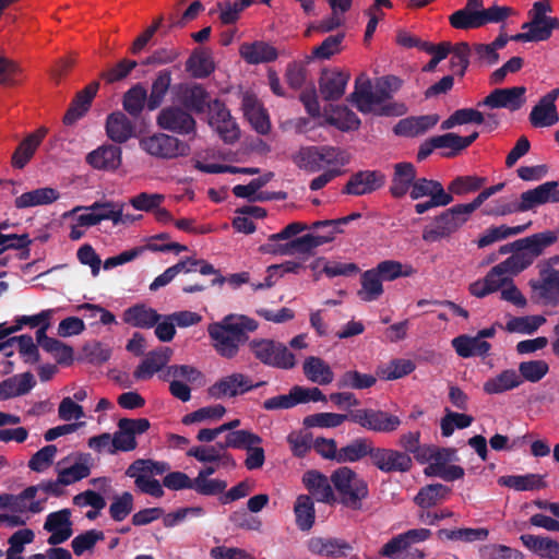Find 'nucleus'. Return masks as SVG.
Instances as JSON below:
<instances>
[{"label": "nucleus", "mask_w": 559, "mask_h": 559, "mask_svg": "<svg viewBox=\"0 0 559 559\" xmlns=\"http://www.w3.org/2000/svg\"><path fill=\"white\" fill-rule=\"evenodd\" d=\"M512 14L514 11L510 7L492 5L481 12L463 8L450 16V23L459 29L479 28L489 23L502 22Z\"/></svg>", "instance_id": "obj_11"}, {"label": "nucleus", "mask_w": 559, "mask_h": 559, "mask_svg": "<svg viewBox=\"0 0 559 559\" xmlns=\"http://www.w3.org/2000/svg\"><path fill=\"white\" fill-rule=\"evenodd\" d=\"M401 86L402 81L393 75L378 79L374 85L361 75L356 80L350 102L362 114L401 116L406 112L404 104L391 102Z\"/></svg>", "instance_id": "obj_1"}, {"label": "nucleus", "mask_w": 559, "mask_h": 559, "mask_svg": "<svg viewBox=\"0 0 559 559\" xmlns=\"http://www.w3.org/2000/svg\"><path fill=\"white\" fill-rule=\"evenodd\" d=\"M86 162L95 169L114 171L121 165L122 151L111 144L102 145L86 156Z\"/></svg>", "instance_id": "obj_25"}, {"label": "nucleus", "mask_w": 559, "mask_h": 559, "mask_svg": "<svg viewBox=\"0 0 559 559\" xmlns=\"http://www.w3.org/2000/svg\"><path fill=\"white\" fill-rule=\"evenodd\" d=\"M98 87L99 84L97 82H93L76 95L71 107L68 109L64 116V123L72 124L82 116H84L91 105L92 99L95 97Z\"/></svg>", "instance_id": "obj_43"}, {"label": "nucleus", "mask_w": 559, "mask_h": 559, "mask_svg": "<svg viewBox=\"0 0 559 559\" xmlns=\"http://www.w3.org/2000/svg\"><path fill=\"white\" fill-rule=\"evenodd\" d=\"M477 138L478 132H473L468 136H460L455 133H445L431 138L430 145L433 148H450L451 152L447 155H454L469 146Z\"/></svg>", "instance_id": "obj_52"}, {"label": "nucleus", "mask_w": 559, "mask_h": 559, "mask_svg": "<svg viewBox=\"0 0 559 559\" xmlns=\"http://www.w3.org/2000/svg\"><path fill=\"white\" fill-rule=\"evenodd\" d=\"M44 530L50 534L47 543L56 546L67 542L73 534L71 511L62 509L46 516Z\"/></svg>", "instance_id": "obj_22"}, {"label": "nucleus", "mask_w": 559, "mask_h": 559, "mask_svg": "<svg viewBox=\"0 0 559 559\" xmlns=\"http://www.w3.org/2000/svg\"><path fill=\"white\" fill-rule=\"evenodd\" d=\"M521 383V376L513 369H507L496 377L488 379L484 383V391L487 394H500L518 388Z\"/></svg>", "instance_id": "obj_49"}, {"label": "nucleus", "mask_w": 559, "mask_h": 559, "mask_svg": "<svg viewBox=\"0 0 559 559\" xmlns=\"http://www.w3.org/2000/svg\"><path fill=\"white\" fill-rule=\"evenodd\" d=\"M372 443L367 439H356L338 450L337 462H356L366 455H371Z\"/></svg>", "instance_id": "obj_64"}, {"label": "nucleus", "mask_w": 559, "mask_h": 559, "mask_svg": "<svg viewBox=\"0 0 559 559\" xmlns=\"http://www.w3.org/2000/svg\"><path fill=\"white\" fill-rule=\"evenodd\" d=\"M296 524L301 531H308L314 523V506L309 496L300 495L295 503Z\"/></svg>", "instance_id": "obj_63"}, {"label": "nucleus", "mask_w": 559, "mask_h": 559, "mask_svg": "<svg viewBox=\"0 0 559 559\" xmlns=\"http://www.w3.org/2000/svg\"><path fill=\"white\" fill-rule=\"evenodd\" d=\"M310 267L314 272L316 277L322 274L330 278L336 276H352L359 272L358 265L353 262L328 260L325 258L316 259L311 262Z\"/></svg>", "instance_id": "obj_31"}, {"label": "nucleus", "mask_w": 559, "mask_h": 559, "mask_svg": "<svg viewBox=\"0 0 559 559\" xmlns=\"http://www.w3.org/2000/svg\"><path fill=\"white\" fill-rule=\"evenodd\" d=\"M450 489L442 484L427 485L415 497V502L420 508H430L447 499Z\"/></svg>", "instance_id": "obj_62"}, {"label": "nucleus", "mask_w": 559, "mask_h": 559, "mask_svg": "<svg viewBox=\"0 0 559 559\" xmlns=\"http://www.w3.org/2000/svg\"><path fill=\"white\" fill-rule=\"evenodd\" d=\"M255 386L248 374L233 372L216 380L207 388L206 393L214 400L231 399L246 394Z\"/></svg>", "instance_id": "obj_13"}, {"label": "nucleus", "mask_w": 559, "mask_h": 559, "mask_svg": "<svg viewBox=\"0 0 559 559\" xmlns=\"http://www.w3.org/2000/svg\"><path fill=\"white\" fill-rule=\"evenodd\" d=\"M498 484L518 491L536 490L546 487L543 476L538 474L501 476L498 479Z\"/></svg>", "instance_id": "obj_51"}, {"label": "nucleus", "mask_w": 559, "mask_h": 559, "mask_svg": "<svg viewBox=\"0 0 559 559\" xmlns=\"http://www.w3.org/2000/svg\"><path fill=\"white\" fill-rule=\"evenodd\" d=\"M431 535L428 528H414L402 533L385 543L379 554L389 559H421L424 554L412 545L425 542Z\"/></svg>", "instance_id": "obj_9"}, {"label": "nucleus", "mask_w": 559, "mask_h": 559, "mask_svg": "<svg viewBox=\"0 0 559 559\" xmlns=\"http://www.w3.org/2000/svg\"><path fill=\"white\" fill-rule=\"evenodd\" d=\"M33 386V377L29 373H23L4 380L0 384V399L7 400L27 393Z\"/></svg>", "instance_id": "obj_61"}, {"label": "nucleus", "mask_w": 559, "mask_h": 559, "mask_svg": "<svg viewBox=\"0 0 559 559\" xmlns=\"http://www.w3.org/2000/svg\"><path fill=\"white\" fill-rule=\"evenodd\" d=\"M350 420L367 430L376 432H392L401 425V419L397 416L372 408L356 411L350 415Z\"/></svg>", "instance_id": "obj_15"}, {"label": "nucleus", "mask_w": 559, "mask_h": 559, "mask_svg": "<svg viewBox=\"0 0 559 559\" xmlns=\"http://www.w3.org/2000/svg\"><path fill=\"white\" fill-rule=\"evenodd\" d=\"M546 321V318L542 314L511 317L506 323V330L509 333L532 335L537 332Z\"/></svg>", "instance_id": "obj_54"}, {"label": "nucleus", "mask_w": 559, "mask_h": 559, "mask_svg": "<svg viewBox=\"0 0 559 559\" xmlns=\"http://www.w3.org/2000/svg\"><path fill=\"white\" fill-rule=\"evenodd\" d=\"M349 221L350 217H343L338 219L314 222L312 224V228H324L326 231L322 235L307 234L301 236L294 240L292 246L308 251L312 248L330 242L335 238L336 234L342 233L341 226L347 224Z\"/></svg>", "instance_id": "obj_17"}, {"label": "nucleus", "mask_w": 559, "mask_h": 559, "mask_svg": "<svg viewBox=\"0 0 559 559\" xmlns=\"http://www.w3.org/2000/svg\"><path fill=\"white\" fill-rule=\"evenodd\" d=\"M532 299L542 306L559 305V269L549 259L539 265V277L530 282Z\"/></svg>", "instance_id": "obj_8"}, {"label": "nucleus", "mask_w": 559, "mask_h": 559, "mask_svg": "<svg viewBox=\"0 0 559 559\" xmlns=\"http://www.w3.org/2000/svg\"><path fill=\"white\" fill-rule=\"evenodd\" d=\"M188 456L194 457L200 463H216L217 466H235V460L230 454L218 445H197L187 452Z\"/></svg>", "instance_id": "obj_37"}, {"label": "nucleus", "mask_w": 559, "mask_h": 559, "mask_svg": "<svg viewBox=\"0 0 559 559\" xmlns=\"http://www.w3.org/2000/svg\"><path fill=\"white\" fill-rule=\"evenodd\" d=\"M416 180V168L413 164L406 162L395 164L390 187L392 195L395 198L406 195Z\"/></svg>", "instance_id": "obj_32"}, {"label": "nucleus", "mask_w": 559, "mask_h": 559, "mask_svg": "<svg viewBox=\"0 0 559 559\" xmlns=\"http://www.w3.org/2000/svg\"><path fill=\"white\" fill-rule=\"evenodd\" d=\"M49 493H56V484L52 481L25 488L16 495L15 514L3 515L4 522L10 526L24 525L29 513H40L45 509Z\"/></svg>", "instance_id": "obj_4"}, {"label": "nucleus", "mask_w": 559, "mask_h": 559, "mask_svg": "<svg viewBox=\"0 0 559 559\" xmlns=\"http://www.w3.org/2000/svg\"><path fill=\"white\" fill-rule=\"evenodd\" d=\"M492 117L493 116L491 114L484 115L483 112L473 108H463L455 110L448 119H445L441 123V129L449 130L455 126L467 123L481 124L485 122L486 118L491 119Z\"/></svg>", "instance_id": "obj_55"}, {"label": "nucleus", "mask_w": 559, "mask_h": 559, "mask_svg": "<svg viewBox=\"0 0 559 559\" xmlns=\"http://www.w3.org/2000/svg\"><path fill=\"white\" fill-rule=\"evenodd\" d=\"M173 349L169 347H160L151 352L134 371V377L142 380L150 379L168 364Z\"/></svg>", "instance_id": "obj_38"}, {"label": "nucleus", "mask_w": 559, "mask_h": 559, "mask_svg": "<svg viewBox=\"0 0 559 559\" xmlns=\"http://www.w3.org/2000/svg\"><path fill=\"white\" fill-rule=\"evenodd\" d=\"M456 461V451L453 449H439L432 461L425 467L424 473L427 476H435L447 481L461 479L464 476V469L459 465L450 464Z\"/></svg>", "instance_id": "obj_16"}, {"label": "nucleus", "mask_w": 559, "mask_h": 559, "mask_svg": "<svg viewBox=\"0 0 559 559\" xmlns=\"http://www.w3.org/2000/svg\"><path fill=\"white\" fill-rule=\"evenodd\" d=\"M242 110L259 133L264 134L270 130L267 114L253 94L247 92L242 95Z\"/></svg>", "instance_id": "obj_33"}, {"label": "nucleus", "mask_w": 559, "mask_h": 559, "mask_svg": "<svg viewBox=\"0 0 559 559\" xmlns=\"http://www.w3.org/2000/svg\"><path fill=\"white\" fill-rule=\"evenodd\" d=\"M107 136L115 143H124L134 135L133 122L122 112H111L105 123Z\"/></svg>", "instance_id": "obj_30"}, {"label": "nucleus", "mask_w": 559, "mask_h": 559, "mask_svg": "<svg viewBox=\"0 0 559 559\" xmlns=\"http://www.w3.org/2000/svg\"><path fill=\"white\" fill-rule=\"evenodd\" d=\"M523 545L540 557L559 559V543L548 537L531 534L521 535Z\"/></svg>", "instance_id": "obj_47"}, {"label": "nucleus", "mask_w": 559, "mask_h": 559, "mask_svg": "<svg viewBox=\"0 0 559 559\" xmlns=\"http://www.w3.org/2000/svg\"><path fill=\"white\" fill-rule=\"evenodd\" d=\"M157 126L178 134H189L195 131L194 119L179 107H167L160 110L156 119Z\"/></svg>", "instance_id": "obj_23"}, {"label": "nucleus", "mask_w": 559, "mask_h": 559, "mask_svg": "<svg viewBox=\"0 0 559 559\" xmlns=\"http://www.w3.org/2000/svg\"><path fill=\"white\" fill-rule=\"evenodd\" d=\"M187 71L194 78H206L215 69L212 52L206 49L194 50L186 63Z\"/></svg>", "instance_id": "obj_48"}, {"label": "nucleus", "mask_w": 559, "mask_h": 559, "mask_svg": "<svg viewBox=\"0 0 559 559\" xmlns=\"http://www.w3.org/2000/svg\"><path fill=\"white\" fill-rule=\"evenodd\" d=\"M330 481L338 493L341 502L354 510L361 508V501L368 496V485L355 471L347 466L335 469Z\"/></svg>", "instance_id": "obj_5"}, {"label": "nucleus", "mask_w": 559, "mask_h": 559, "mask_svg": "<svg viewBox=\"0 0 559 559\" xmlns=\"http://www.w3.org/2000/svg\"><path fill=\"white\" fill-rule=\"evenodd\" d=\"M373 271L382 281H394L399 277H409L416 273L411 264H405L395 260H385L380 262Z\"/></svg>", "instance_id": "obj_56"}, {"label": "nucleus", "mask_w": 559, "mask_h": 559, "mask_svg": "<svg viewBox=\"0 0 559 559\" xmlns=\"http://www.w3.org/2000/svg\"><path fill=\"white\" fill-rule=\"evenodd\" d=\"M13 348L17 349L26 361L34 362L38 359L37 347L29 335L15 336L0 344V353L4 357L11 356Z\"/></svg>", "instance_id": "obj_42"}, {"label": "nucleus", "mask_w": 559, "mask_h": 559, "mask_svg": "<svg viewBox=\"0 0 559 559\" xmlns=\"http://www.w3.org/2000/svg\"><path fill=\"white\" fill-rule=\"evenodd\" d=\"M556 235L554 230H546L532 235L530 237L516 240L519 249H526L530 253L537 258L547 248L556 243Z\"/></svg>", "instance_id": "obj_60"}, {"label": "nucleus", "mask_w": 559, "mask_h": 559, "mask_svg": "<svg viewBox=\"0 0 559 559\" xmlns=\"http://www.w3.org/2000/svg\"><path fill=\"white\" fill-rule=\"evenodd\" d=\"M159 320V314L145 305H135L123 312V321L132 326L148 329Z\"/></svg>", "instance_id": "obj_46"}, {"label": "nucleus", "mask_w": 559, "mask_h": 559, "mask_svg": "<svg viewBox=\"0 0 559 559\" xmlns=\"http://www.w3.org/2000/svg\"><path fill=\"white\" fill-rule=\"evenodd\" d=\"M56 312L57 309H46L37 314L17 317L15 319V324L10 328H7L5 324H0V340L20 331L24 325H28L29 328H38L37 331H43L44 334H46V331L50 326L51 320Z\"/></svg>", "instance_id": "obj_28"}, {"label": "nucleus", "mask_w": 559, "mask_h": 559, "mask_svg": "<svg viewBox=\"0 0 559 559\" xmlns=\"http://www.w3.org/2000/svg\"><path fill=\"white\" fill-rule=\"evenodd\" d=\"M371 463L381 472H406L412 467L408 454L393 449L373 448L370 455Z\"/></svg>", "instance_id": "obj_20"}, {"label": "nucleus", "mask_w": 559, "mask_h": 559, "mask_svg": "<svg viewBox=\"0 0 559 559\" xmlns=\"http://www.w3.org/2000/svg\"><path fill=\"white\" fill-rule=\"evenodd\" d=\"M461 227V222L455 221L448 210L436 216L429 226L423 230V239L427 242H436L447 238Z\"/></svg>", "instance_id": "obj_27"}, {"label": "nucleus", "mask_w": 559, "mask_h": 559, "mask_svg": "<svg viewBox=\"0 0 559 559\" xmlns=\"http://www.w3.org/2000/svg\"><path fill=\"white\" fill-rule=\"evenodd\" d=\"M512 278L502 269L501 264L493 266L483 280L469 285V293L478 298L485 297L500 288H503Z\"/></svg>", "instance_id": "obj_24"}, {"label": "nucleus", "mask_w": 559, "mask_h": 559, "mask_svg": "<svg viewBox=\"0 0 559 559\" xmlns=\"http://www.w3.org/2000/svg\"><path fill=\"white\" fill-rule=\"evenodd\" d=\"M546 203H559L557 181H547L538 187L523 192L516 205L519 212L533 210Z\"/></svg>", "instance_id": "obj_19"}, {"label": "nucleus", "mask_w": 559, "mask_h": 559, "mask_svg": "<svg viewBox=\"0 0 559 559\" xmlns=\"http://www.w3.org/2000/svg\"><path fill=\"white\" fill-rule=\"evenodd\" d=\"M438 121L439 116L436 114L409 117L399 121L394 128V131L399 135L417 136L432 129L438 123Z\"/></svg>", "instance_id": "obj_39"}, {"label": "nucleus", "mask_w": 559, "mask_h": 559, "mask_svg": "<svg viewBox=\"0 0 559 559\" xmlns=\"http://www.w3.org/2000/svg\"><path fill=\"white\" fill-rule=\"evenodd\" d=\"M60 193L51 187H41L23 192L14 199V206L19 210L31 209L36 206L50 205L59 200Z\"/></svg>", "instance_id": "obj_29"}, {"label": "nucleus", "mask_w": 559, "mask_h": 559, "mask_svg": "<svg viewBox=\"0 0 559 559\" xmlns=\"http://www.w3.org/2000/svg\"><path fill=\"white\" fill-rule=\"evenodd\" d=\"M90 473L91 467L88 465L87 457L81 459L80 461L75 462L69 467L61 468L58 472L57 480L52 481L53 484H56V493L58 492L59 485L68 486L74 484L87 477Z\"/></svg>", "instance_id": "obj_58"}, {"label": "nucleus", "mask_w": 559, "mask_h": 559, "mask_svg": "<svg viewBox=\"0 0 559 559\" xmlns=\"http://www.w3.org/2000/svg\"><path fill=\"white\" fill-rule=\"evenodd\" d=\"M139 146L147 155L163 160L186 157L191 151L187 142L163 132L142 136L139 140Z\"/></svg>", "instance_id": "obj_6"}, {"label": "nucleus", "mask_w": 559, "mask_h": 559, "mask_svg": "<svg viewBox=\"0 0 559 559\" xmlns=\"http://www.w3.org/2000/svg\"><path fill=\"white\" fill-rule=\"evenodd\" d=\"M296 165L308 173L335 170L344 173V167L349 163L346 151L335 146H308L301 148L294 157Z\"/></svg>", "instance_id": "obj_3"}, {"label": "nucleus", "mask_w": 559, "mask_h": 559, "mask_svg": "<svg viewBox=\"0 0 559 559\" xmlns=\"http://www.w3.org/2000/svg\"><path fill=\"white\" fill-rule=\"evenodd\" d=\"M350 74L338 69L325 70L320 78V92L325 99H338L345 93Z\"/></svg>", "instance_id": "obj_26"}, {"label": "nucleus", "mask_w": 559, "mask_h": 559, "mask_svg": "<svg viewBox=\"0 0 559 559\" xmlns=\"http://www.w3.org/2000/svg\"><path fill=\"white\" fill-rule=\"evenodd\" d=\"M383 176L377 171H360L354 175L346 185V192L354 195L371 193L382 187Z\"/></svg>", "instance_id": "obj_35"}, {"label": "nucleus", "mask_w": 559, "mask_h": 559, "mask_svg": "<svg viewBox=\"0 0 559 559\" xmlns=\"http://www.w3.org/2000/svg\"><path fill=\"white\" fill-rule=\"evenodd\" d=\"M552 11L549 0H539L533 3L528 11L530 21L522 24L523 33L511 36L514 41H544L550 38V21L548 13Z\"/></svg>", "instance_id": "obj_7"}, {"label": "nucleus", "mask_w": 559, "mask_h": 559, "mask_svg": "<svg viewBox=\"0 0 559 559\" xmlns=\"http://www.w3.org/2000/svg\"><path fill=\"white\" fill-rule=\"evenodd\" d=\"M530 225L531 223L528 222L527 224L518 226L500 225L489 227L478 237L476 243L478 248L488 247L497 241L524 233Z\"/></svg>", "instance_id": "obj_45"}, {"label": "nucleus", "mask_w": 559, "mask_h": 559, "mask_svg": "<svg viewBox=\"0 0 559 559\" xmlns=\"http://www.w3.org/2000/svg\"><path fill=\"white\" fill-rule=\"evenodd\" d=\"M308 228L306 224L294 222L288 224L282 231L269 237L267 242L261 249L266 253L284 254L288 252L286 246L278 245L280 240L289 239L293 236L304 231Z\"/></svg>", "instance_id": "obj_50"}, {"label": "nucleus", "mask_w": 559, "mask_h": 559, "mask_svg": "<svg viewBox=\"0 0 559 559\" xmlns=\"http://www.w3.org/2000/svg\"><path fill=\"white\" fill-rule=\"evenodd\" d=\"M257 323L245 316H228L209 325L207 332L215 350L224 358H234L246 341L247 332L254 331Z\"/></svg>", "instance_id": "obj_2"}, {"label": "nucleus", "mask_w": 559, "mask_h": 559, "mask_svg": "<svg viewBox=\"0 0 559 559\" xmlns=\"http://www.w3.org/2000/svg\"><path fill=\"white\" fill-rule=\"evenodd\" d=\"M407 194L412 200L428 199L415 204L417 214H424L435 207L447 206L453 201L452 195L444 190L439 181L427 178H417Z\"/></svg>", "instance_id": "obj_10"}, {"label": "nucleus", "mask_w": 559, "mask_h": 559, "mask_svg": "<svg viewBox=\"0 0 559 559\" xmlns=\"http://www.w3.org/2000/svg\"><path fill=\"white\" fill-rule=\"evenodd\" d=\"M239 55L250 64L271 62L277 58L276 49L272 45L260 40L241 44Z\"/></svg>", "instance_id": "obj_34"}, {"label": "nucleus", "mask_w": 559, "mask_h": 559, "mask_svg": "<svg viewBox=\"0 0 559 559\" xmlns=\"http://www.w3.org/2000/svg\"><path fill=\"white\" fill-rule=\"evenodd\" d=\"M302 370L309 381L320 385L330 384L334 380L330 365L316 356H310L304 361Z\"/></svg>", "instance_id": "obj_40"}, {"label": "nucleus", "mask_w": 559, "mask_h": 559, "mask_svg": "<svg viewBox=\"0 0 559 559\" xmlns=\"http://www.w3.org/2000/svg\"><path fill=\"white\" fill-rule=\"evenodd\" d=\"M45 134V129H39L35 133L29 134L14 152L12 157V165L16 168H23L32 158Z\"/></svg>", "instance_id": "obj_53"}, {"label": "nucleus", "mask_w": 559, "mask_h": 559, "mask_svg": "<svg viewBox=\"0 0 559 559\" xmlns=\"http://www.w3.org/2000/svg\"><path fill=\"white\" fill-rule=\"evenodd\" d=\"M360 285L358 296L364 301L369 302L377 300L383 294L382 280L373 269L367 270L361 274Z\"/></svg>", "instance_id": "obj_59"}, {"label": "nucleus", "mask_w": 559, "mask_h": 559, "mask_svg": "<svg viewBox=\"0 0 559 559\" xmlns=\"http://www.w3.org/2000/svg\"><path fill=\"white\" fill-rule=\"evenodd\" d=\"M302 484L319 501L329 502L334 499L329 478L317 471L306 472L302 476Z\"/></svg>", "instance_id": "obj_41"}, {"label": "nucleus", "mask_w": 559, "mask_h": 559, "mask_svg": "<svg viewBox=\"0 0 559 559\" xmlns=\"http://www.w3.org/2000/svg\"><path fill=\"white\" fill-rule=\"evenodd\" d=\"M207 123L225 143L239 139L240 130L229 110L218 100L212 102L207 111Z\"/></svg>", "instance_id": "obj_14"}, {"label": "nucleus", "mask_w": 559, "mask_h": 559, "mask_svg": "<svg viewBox=\"0 0 559 559\" xmlns=\"http://www.w3.org/2000/svg\"><path fill=\"white\" fill-rule=\"evenodd\" d=\"M559 97V87L545 94L532 108L530 122L535 128H548L559 122V112L556 100Z\"/></svg>", "instance_id": "obj_18"}, {"label": "nucleus", "mask_w": 559, "mask_h": 559, "mask_svg": "<svg viewBox=\"0 0 559 559\" xmlns=\"http://www.w3.org/2000/svg\"><path fill=\"white\" fill-rule=\"evenodd\" d=\"M308 549L319 556L341 557L346 555L350 546L336 538L312 537L308 542Z\"/></svg>", "instance_id": "obj_44"}, {"label": "nucleus", "mask_w": 559, "mask_h": 559, "mask_svg": "<svg viewBox=\"0 0 559 559\" xmlns=\"http://www.w3.org/2000/svg\"><path fill=\"white\" fill-rule=\"evenodd\" d=\"M526 88L514 86L509 88H496L478 106H486L491 109L506 108L511 111L518 110L525 103Z\"/></svg>", "instance_id": "obj_21"}, {"label": "nucleus", "mask_w": 559, "mask_h": 559, "mask_svg": "<svg viewBox=\"0 0 559 559\" xmlns=\"http://www.w3.org/2000/svg\"><path fill=\"white\" fill-rule=\"evenodd\" d=\"M36 340L38 345L46 352L51 353L58 362H70L73 357V350L70 346L60 341L48 337L43 331H36Z\"/></svg>", "instance_id": "obj_57"}, {"label": "nucleus", "mask_w": 559, "mask_h": 559, "mask_svg": "<svg viewBox=\"0 0 559 559\" xmlns=\"http://www.w3.org/2000/svg\"><path fill=\"white\" fill-rule=\"evenodd\" d=\"M451 344L456 354L462 358L474 356L486 357L491 348V345L487 341L480 340L477 335L469 336L462 334L454 337Z\"/></svg>", "instance_id": "obj_36"}, {"label": "nucleus", "mask_w": 559, "mask_h": 559, "mask_svg": "<svg viewBox=\"0 0 559 559\" xmlns=\"http://www.w3.org/2000/svg\"><path fill=\"white\" fill-rule=\"evenodd\" d=\"M250 347L254 356L269 366L292 369L296 365L295 355L282 343L270 340L252 341Z\"/></svg>", "instance_id": "obj_12"}]
</instances>
